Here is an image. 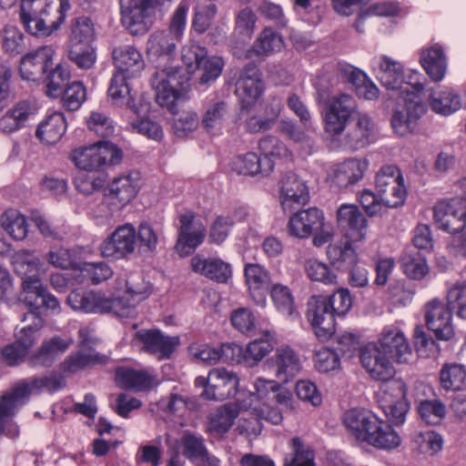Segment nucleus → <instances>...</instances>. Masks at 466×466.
<instances>
[{"instance_id":"f257e3e1","label":"nucleus","mask_w":466,"mask_h":466,"mask_svg":"<svg viewBox=\"0 0 466 466\" xmlns=\"http://www.w3.org/2000/svg\"><path fill=\"white\" fill-rule=\"evenodd\" d=\"M177 40L167 31L152 33L147 41L146 52L155 64L156 72L151 78L157 103L168 110L175 109L176 102L188 91V76L178 66H173Z\"/></svg>"},{"instance_id":"f03ea898","label":"nucleus","mask_w":466,"mask_h":466,"mask_svg":"<svg viewBox=\"0 0 466 466\" xmlns=\"http://www.w3.org/2000/svg\"><path fill=\"white\" fill-rule=\"evenodd\" d=\"M112 56L116 68L108 88L112 103L118 106H126L137 116L147 113V105L136 103L127 83L128 79L137 76L145 68L141 53L133 46L123 45L113 49Z\"/></svg>"},{"instance_id":"7ed1b4c3","label":"nucleus","mask_w":466,"mask_h":466,"mask_svg":"<svg viewBox=\"0 0 466 466\" xmlns=\"http://www.w3.org/2000/svg\"><path fill=\"white\" fill-rule=\"evenodd\" d=\"M343 423L350 436L360 444L390 450L400 443V438L392 427L367 410L351 409L346 411Z\"/></svg>"},{"instance_id":"20e7f679","label":"nucleus","mask_w":466,"mask_h":466,"mask_svg":"<svg viewBox=\"0 0 466 466\" xmlns=\"http://www.w3.org/2000/svg\"><path fill=\"white\" fill-rule=\"evenodd\" d=\"M69 9L68 0H22L20 19L29 34L47 36L61 25Z\"/></svg>"},{"instance_id":"39448f33","label":"nucleus","mask_w":466,"mask_h":466,"mask_svg":"<svg viewBox=\"0 0 466 466\" xmlns=\"http://www.w3.org/2000/svg\"><path fill=\"white\" fill-rule=\"evenodd\" d=\"M423 89L422 84H417L416 88L398 94V102L390 119L391 127L398 136L412 133L419 119L425 114L426 106L420 96Z\"/></svg>"},{"instance_id":"423d86ee","label":"nucleus","mask_w":466,"mask_h":466,"mask_svg":"<svg viewBox=\"0 0 466 466\" xmlns=\"http://www.w3.org/2000/svg\"><path fill=\"white\" fill-rule=\"evenodd\" d=\"M461 197L441 200L433 207L436 227L448 233H457L466 227V177L456 183Z\"/></svg>"},{"instance_id":"0eeeda50","label":"nucleus","mask_w":466,"mask_h":466,"mask_svg":"<svg viewBox=\"0 0 466 466\" xmlns=\"http://www.w3.org/2000/svg\"><path fill=\"white\" fill-rule=\"evenodd\" d=\"M70 158L81 170L98 171L119 164L123 158V152L108 141H100L74 149Z\"/></svg>"},{"instance_id":"6e6552de","label":"nucleus","mask_w":466,"mask_h":466,"mask_svg":"<svg viewBox=\"0 0 466 466\" xmlns=\"http://www.w3.org/2000/svg\"><path fill=\"white\" fill-rule=\"evenodd\" d=\"M66 301L72 309L84 313H113L119 317L128 315L131 310L127 306H121V301L92 290L75 289L68 294Z\"/></svg>"},{"instance_id":"1a4fd4ad","label":"nucleus","mask_w":466,"mask_h":466,"mask_svg":"<svg viewBox=\"0 0 466 466\" xmlns=\"http://www.w3.org/2000/svg\"><path fill=\"white\" fill-rule=\"evenodd\" d=\"M374 72L381 85L389 90L397 91L398 94L408 92L417 87L418 74L415 73L410 78H415L414 82L404 80L403 66L388 56L381 55L372 59Z\"/></svg>"},{"instance_id":"9d476101","label":"nucleus","mask_w":466,"mask_h":466,"mask_svg":"<svg viewBox=\"0 0 466 466\" xmlns=\"http://www.w3.org/2000/svg\"><path fill=\"white\" fill-rule=\"evenodd\" d=\"M12 264L15 272L22 279L24 293L36 290L43 283L41 277L46 273L45 263L35 251L19 250L13 255Z\"/></svg>"},{"instance_id":"9b49d317","label":"nucleus","mask_w":466,"mask_h":466,"mask_svg":"<svg viewBox=\"0 0 466 466\" xmlns=\"http://www.w3.org/2000/svg\"><path fill=\"white\" fill-rule=\"evenodd\" d=\"M356 109V101L348 94L332 96L328 102L323 115L326 132L331 135L341 134Z\"/></svg>"},{"instance_id":"f8f14e48","label":"nucleus","mask_w":466,"mask_h":466,"mask_svg":"<svg viewBox=\"0 0 466 466\" xmlns=\"http://www.w3.org/2000/svg\"><path fill=\"white\" fill-rule=\"evenodd\" d=\"M375 183L386 208H397L403 204L406 189L403 177L397 167H382L376 176Z\"/></svg>"},{"instance_id":"ddd939ff","label":"nucleus","mask_w":466,"mask_h":466,"mask_svg":"<svg viewBox=\"0 0 466 466\" xmlns=\"http://www.w3.org/2000/svg\"><path fill=\"white\" fill-rule=\"evenodd\" d=\"M138 180V173H129L114 178L109 185L108 195L101 204L102 209L108 208V217H113L137 196Z\"/></svg>"},{"instance_id":"4468645a","label":"nucleus","mask_w":466,"mask_h":466,"mask_svg":"<svg viewBox=\"0 0 466 466\" xmlns=\"http://www.w3.org/2000/svg\"><path fill=\"white\" fill-rule=\"evenodd\" d=\"M360 360L362 367L365 369L370 377L385 384H390L395 376L396 370L388 357L378 344L369 343L363 347L360 353Z\"/></svg>"},{"instance_id":"2eb2a0df","label":"nucleus","mask_w":466,"mask_h":466,"mask_svg":"<svg viewBox=\"0 0 466 466\" xmlns=\"http://www.w3.org/2000/svg\"><path fill=\"white\" fill-rule=\"evenodd\" d=\"M366 159L351 157L329 167L326 180L331 187L348 188L359 183L368 170Z\"/></svg>"},{"instance_id":"dca6fc26","label":"nucleus","mask_w":466,"mask_h":466,"mask_svg":"<svg viewBox=\"0 0 466 466\" xmlns=\"http://www.w3.org/2000/svg\"><path fill=\"white\" fill-rule=\"evenodd\" d=\"M279 201L284 212L298 210L309 202V188L305 181L295 173L284 174L279 182Z\"/></svg>"},{"instance_id":"f3484780","label":"nucleus","mask_w":466,"mask_h":466,"mask_svg":"<svg viewBox=\"0 0 466 466\" xmlns=\"http://www.w3.org/2000/svg\"><path fill=\"white\" fill-rule=\"evenodd\" d=\"M179 223L176 249L180 257H187L204 241L206 228L201 222L195 219L192 211L181 214Z\"/></svg>"},{"instance_id":"a211bd4d","label":"nucleus","mask_w":466,"mask_h":466,"mask_svg":"<svg viewBox=\"0 0 466 466\" xmlns=\"http://www.w3.org/2000/svg\"><path fill=\"white\" fill-rule=\"evenodd\" d=\"M383 400L381 407L385 415L395 425H400L405 420L409 410V403L406 400L407 387L402 380H396L390 384H384Z\"/></svg>"},{"instance_id":"6ab92c4d","label":"nucleus","mask_w":466,"mask_h":466,"mask_svg":"<svg viewBox=\"0 0 466 466\" xmlns=\"http://www.w3.org/2000/svg\"><path fill=\"white\" fill-rule=\"evenodd\" d=\"M137 233L132 224L119 226L100 245L103 257L114 259L124 258L135 250Z\"/></svg>"},{"instance_id":"aec40b11","label":"nucleus","mask_w":466,"mask_h":466,"mask_svg":"<svg viewBox=\"0 0 466 466\" xmlns=\"http://www.w3.org/2000/svg\"><path fill=\"white\" fill-rule=\"evenodd\" d=\"M27 390L25 386L14 387L10 392L4 394L0 399V434L10 439L19 436V427L13 420L18 407L24 404Z\"/></svg>"},{"instance_id":"412c9836","label":"nucleus","mask_w":466,"mask_h":466,"mask_svg":"<svg viewBox=\"0 0 466 466\" xmlns=\"http://www.w3.org/2000/svg\"><path fill=\"white\" fill-rule=\"evenodd\" d=\"M378 348L400 364L410 363L412 359V350L403 332L397 327L390 326L380 333Z\"/></svg>"},{"instance_id":"4be33fe9","label":"nucleus","mask_w":466,"mask_h":466,"mask_svg":"<svg viewBox=\"0 0 466 466\" xmlns=\"http://www.w3.org/2000/svg\"><path fill=\"white\" fill-rule=\"evenodd\" d=\"M117 289H124V296L114 298V300L121 301V306L131 308L127 316L119 318H130L136 314V306L146 299L150 294V285L145 281L140 273H131L126 278H120L117 280Z\"/></svg>"},{"instance_id":"5701e85b","label":"nucleus","mask_w":466,"mask_h":466,"mask_svg":"<svg viewBox=\"0 0 466 466\" xmlns=\"http://www.w3.org/2000/svg\"><path fill=\"white\" fill-rule=\"evenodd\" d=\"M55 50L52 46H45L28 52L22 56L19 72L24 80L38 81L53 65Z\"/></svg>"},{"instance_id":"b1692460","label":"nucleus","mask_w":466,"mask_h":466,"mask_svg":"<svg viewBox=\"0 0 466 466\" xmlns=\"http://www.w3.org/2000/svg\"><path fill=\"white\" fill-rule=\"evenodd\" d=\"M451 311L447 304L438 299H431L425 306L426 324L439 339L448 340L454 334Z\"/></svg>"},{"instance_id":"393cba45","label":"nucleus","mask_w":466,"mask_h":466,"mask_svg":"<svg viewBox=\"0 0 466 466\" xmlns=\"http://www.w3.org/2000/svg\"><path fill=\"white\" fill-rule=\"evenodd\" d=\"M134 340L142 344V350L158 360L168 359L179 345L178 337L165 336L157 329H142L135 334Z\"/></svg>"},{"instance_id":"a878e982","label":"nucleus","mask_w":466,"mask_h":466,"mask_svg":"<svg viewBox=\"0 0 466 466\" xmlns=\"http://www.w3.org/2000/svg\"><path fill=\"white\" fill-rule=\"evenodd\" d=\"M237 374L224 368L210 370V389L204 390L200 397L207 400H223L234 397L238 392Z\"/></svg>"},{"instance_id":"bb28decb","label":"nucleus","mask_w":466,"mask_h":466,"mask_svg":"<svg viewBox=\"0 0 466 466\" xmlns=\"http://www.w3.org/2000/svg\"><path fill=\"white\" fill-rule=\"evenodd\" d=\"M264 91V85L258 68L247 65L240 72L236 83V94L239 97L242 107L253 106Z\"/></svg>"},{"instance_id":"cd10ccee","label":"nucleus","mask_w":466,"mask_h":466,"mask_svg":"<svg viewBox=\"0 0 466 466\" xmlns=\"http://www.w3.org/2000/svg\"><path fill=\"white\" fill-rule=\"evenodd\" d=\"M325 298L312 299L309 303L308 319L320 339H329L335 331V314Z\"/></svg>"},{"instance_id":"c85d7f7f","label":"nucleus","mask_w":466,"mask_h":466,"mask_svg":"<svg viewBox=\"0 0 466 466\" xmlns=\"http://www.w3.org/2000/svg\"><path fill=\"white\" fill-rule=\"evenodd\" d=\"M339 227L352 241L362 240L366 236L368 221L354 204H342L337 211Z\"/></svg>"},{"instance_id":"c756f323","label":"nucleus","mask_w":466,"mask_h":466,"mask_svg":"<svg viewBox=\"0 0 466 466\" xmlns=\"http://www.w3.org/2000/svg\"><path fill=\"white\" fill-rule=\"evenodd\" d=\"M322 212L316 208L300 210L289 218L288 228L291 236L304 238L321 231L324 223Z\"/></svg>"},{"instance_id":"7c9ffc66","label":"nucleus","mask_w":466,"mask_h":466,"mask_svg":"<svg viewBox=\"0 0 466 466\" xmlns=\"http://www.w3.org/2000/svg\"><path fill=\"white\" fill-rule=\"evenodd\" d=\"M74 339L68 335L54 336L42 342L39 349L29 357L32 367H50L54 361L64 354L73 344Z\"/></svg>"},{"instance_id":"2f4dec72","label":"nucleus","mask_w":466,"mask_h":466,"mask_svg":"<svg viewBox=\"0 0 466 466\" xmlns=\"http://www.w3.org/2000/svg\"><path fill=\"white\" fill-rule=\"evenodd\" d=\"M190 267L195 273L218 283H227L232 276L230 264L219 258L196 255L190 260Z\"/></svg>"},{"instance_id":"473e14b6","label":"nucleus","mask_w":466,"mask_h":466,"mask_svg":"<svg viewBox=\"0 0 466 466\" xmlns=\"http://www.w3.org/2000/svg\"><path fill=\"white\" fill-rule=\"evenodd\" d=\"M276 377L280 382H288L302 370L299 354L289 345L279 346L274 354Z\"/></svg>"},{"instance_id":"72a5a7b5","label":"nucleus","mask_w":466,"mask_h":466,"mask_svg":"<svg viewBox=\"0 0 466 466\" xmlns=\"http://www.w3.org/2000/svg\"><path fill=\"white\" fill-rule=\"evenodd\" d=\"M120 8L122 24L132 34L137 33L135 26L142 25L157 9L151 0H120Z\"/></svg>"},{"instance_id":"f704fd0d","label":"nucleus","mask_w":466,"mask_h":466,"mask_svg":"<svg viewBox=\"0 0 466 466\" xmlns=\"http://www.w3.org/2000/svg\"><path fill=\"white\" fill-rule=\"evenodd\" d=\"M244 274L253 299L258 304H264L266 295L273 284L269 272L258 264L248 263L245 266Z\"/></svg>"},{"instance_id":"c9c22d12","label":"nucleus","mask_w":466,"mask_h":466,"mask_svg":"<svg viewBox=\"0 0 466 466\" xmlns=\"http://www.w3.org/2000/svg\"><path fill=\"white\" fill-rule=\"evenodd\" d=\"M376 124L367 113L358 112L354 116V127L347 134V144L353 149L363 148L374 141Z\"/></svg>"},{"instance_id":"e433bc0d","label":"nucleus","mask_w":466,"mask_h":466,"mask_svg":"<svg viewBox=\"0 0 466 466\" xmlns=\"http://www.w3.org/2000/svg\"><path fill=\"white\" fill-rule=\"evenodd\" d=\"M274 167L273 160L260 158L256 153L248 152L238 155L231 162V168L238 175L255 177L267 176Z\"/></svg>"},{"instance_id":"4c0bfd02","label":"nucleus","mask_w":466,"mask_h":466,"mask_svg":"<svg viewBox=\"0 0 466 466\" xmlns=\"http://www.w3.org/2000/svg\"><path fill=\"white\" fill-rule=\"evenodd\" d=\"M191 355L194 359L202 362L213 364L221 359L228 361H235V353L242 352V347L235 343H223L218 348L209 345L192 346Z\"/></svg>"},{"instance_id":"58836bf2","label":"nucleus","mask_w":466,"mask_h":466,"mask_svg":"<svg viewBox=\"0 0 466 466\" xmlns=\"http://www.w3.org/2000/svg\"><path fill=\"white\" fill-rule=\"evenodd\" d=\"M33 105L26 100L16 103L0 118V130L9 134L25 127L28 118L34 115Z\"/></svg>"},{"instance_id":"ea45409f","label":"nucleus","mask_w":466,"mask_h":466,"mask_svg":"<svg viewBox=\"0 0 466 466\" xmlns=\"http://www.w3.org/2000/svg\"><path fill=\"white\" fill-rule=\"evenodd\" d=\"M420 64L434 82H439L443 79L447 70V59L439 46H433L425 48L420 53Z\"/></svg>"},{"instance_id":"a19ab883","label":"nucleus","mask_w":466,"mask_h":466,"mask_svg":"<svg viewBox=\"0 0 466 466\" xmlns=\"http://www.w3.org/2000/svg\"><path fill=\"white\" fill-rule=\"evenodd\" d=\"M239 414L236 404L228 403L219 407L208 417L207 431L214 436H222L232 427L234 420Z\"/></svg>"},{"instance_id":"79ce46f5","label":"nucleus","mask_w":466,"mask_h":466,"mask_svg":"<svg viewBox=\"0 0 466 466\" xmlns=\"http://www.w3.org/2000/svg\"><path fill=\"white\" fill-rule=\"evenodd\" d=\"M117 385L126 390H145L155 383V378L146 370L119 368L116 371Z\"/></svg>"},{"instance_id":"37998d69","label":"nucleus","mask_w":466,"mask_h":466,"mask_svg":"<svg viewBox=\"0 0 466 466\" xmlns=\"http://www.w3.org/2000/svg\"><path fill=\"white\" fill-rule=\"evenodd\" d=\"M66 130V122L64 114L54 112L42 121L35 132L36 137L47 145L57 143Z\"/></svg>"},{"instance_id":"c03bdc74","label":"nucleus","mask_w":466,"mask_h":466,"mask_svg":"<svg viewBox=\"0 0 466 466\" xmlns=\"http://www.w3.org/2000/svg\"><path fill=\"white\" fill-rule=\"evenodd\" d=\"M351 241L346 237L329 245L327 256L334 267L348 268L358 262V255Z\"/></svg>"},{"instance_id":"a18cd8bd","label":"nucleus","mask_w":466,"mask_h":466,"mask_svg":"<svg viewBox=\"0 0 466 466\" xmlns=\"http://www.w3.org/2000/svg\"><path fill=\"white\" fill-rule=\"evenodd\" d=\"M283 46L282 36L271 27H266L258 35L253 46L247 52V57L268 56L281 50Z\"/></svg>"},{"instance_id":"49530a36","label":"nucleus","mask_w":466,"mask_h":466,"mask_svg":"<svg viewBox=\"0 0 466 466\" xmlns=\"http://www.w3.org/2000/svg\"><path fill=\"white\" fill-rule=\"evenodd\" d=\"M229 115V108L225 101H217L208 106L202 116L201 124L210 134H217L223 128Z\"/></svg>"},{"instance_id":"de8ad7c7","label":"nucleus","mask_w":466,"mask_h":466,"mask_svg":"<svg viewBox=\"0 0 466 466\" xmlns=\"http://www.w3.org/2000/svg\"><path fill=\"white\" fill-rule=\"evenodd\" d=\"M25 320H31L32 323L15 332V343L28 352L37 339V333L44 326V319L37 313L29 311L24 315L23 321Z\"/></svg>"},{"instance_id":"09e8293b","label":"nucleus","mask_w":466,"mask_h":466,"mask_svg":"<svg viewBox=\"0 0 466 466\" xmlns=\"http://www.w3.org/2000/svg\"><path fill=\"white\" fill-rule=\"evenodd\" d=\"M268 337L269 333L267 331L265 338L250 341L245 350L242 349L239 355L235 353V360L239 361L242 358L250 366L258 363L273 350V344Z\"/></svg>"},{"instance_id":"8fccbe9b","label":"nucleus","mask_w":466,"mask_h":466,"mask_svg":"<svg viewBox=\"0 0 466 466\" xmlns=\"http://www.w3.org/2000/svg\"><path fill=\"white\" fill-rule=\"evenodd\" d=\"M25 302L29 306L30 311H34L39 315L41 307L52 312H59L60 303L58 299L47 291L46 287L40 284V288L36 290H29L25 293Z\"/></svg>"},{"instance_id":"3c124183","label":"nucleus","mask_w":466,"mask_h":466,"mask_svg":"<svg viewBox=\"0 0 466 466\" xmlns=\"http://www.w3.org/2000/svg\"><path fill=\"white\" fill-rule=\"evenodd\" d=\"M192 26L199 34L206 32L214 20L218 8L213 0H198Z\"/></svg>"},{"instance_id":"603ef678","label":"nucleus","mask_w":466,"mask_h":466,"mask_svg":"<svg viewBox=\"0 0 466 466\" xmlns=\"http://www.w3.org/2000/svg\"><path fill=\"white\" fill-rule=\"evenodd\" d=\"M107 358L97 352H90L88 354L77 351L69 355L61 364V370L64 372L75 373L87 366L105 363Z\"/></svg>"},{"instance_id":"864d4df0","label":"nucleus","mask_w":466,"mask_h":466,"mask_svg":"<svg viewBox=\"0 0 466 466\" xmlns=\"http://www.w3.org/2000/svg\"><path fill=\"white\" fill-rule=\"evenodd\" d=\"M68 58L81 70H89L96 63V51L93 44L69 45Z\"/></svg>"},{"instance_id":"5fc2aeb1","label":"nucleus","mask_w":466,"mask_h":466,"mask_svg":"<svg viewBox=\"0 0 466 466\" xmlns=\"http://www.w3.org/2000/svg\"><path fill=\"white\" fill-rule=\"evenodd\" d=\"M404 273L410 279H420L428 273L425 258L419 251L407 249L400 258Z\"/></svg>"},{"instance_id":"6e6d98bb","label":"nucleus","mask_w":466,"mask_h":466,"mask_svg":"<svg viewBox=\"0 0 466 466\" xmlns=\"http://www.w3.org/2000/svg\"><path fill=\"white\" fill-rule=\"evenodd\" d=\"M441 386L447 390H460L466 385V370L463 365L445 364L441 372Z\"/></svg>"},{"instance_id":"4d7b16f0","label":"nucleus","mask_w":466,"mask_h":466,"mask_svg":"<svg viewBox=\"0 0 466 466\" xmlns=\"http://www.w3.org/2000/svg\"><path fill=\"white\" fill-rule=\"evenodd\" d=\"M96 38L95 25L89 17H77L71 26L69 45L93 44Z\"/></svg>"},{"instance_id":"13d9d810","label":"nucleus","mask_w":466,"mask_h":466,"mask_svg":"<svg viewBox=\"0 0 466 466\" xmlns=\"http://www.w3.org/2000/svg\"><path fill=\"white\" fill-rule=\"evenodd\" d=\"M430 103L435 113L443 116H449L461 107L460 96L451 89L442 91L439 96L431 94Z\"/></svg>"},{"instance_id":"bf43d9fd","label":"nucleus","mask_w":466,"mask_h":466,"mask_svg":"<svg viewBox=\"0 0 466 466\" xmlns=\"http://www.w3.org/2000/svg\"><path fill=\"white\" fill-rule=\"evenodd\" d=\"M25 386L27 390L26 398L35 392L46 390L54 392L66 386V381L61 376L52 375L41 378H34L19 382L15 387Z\"/></svg>"},{"instance_id":"052dcab7","label":"nucleus","mask_w":466,"mask_h":466,"mask_svg":"<svg viewBox=\"0 0 466 466\" xmlns=\"http://www.w3.org/2000/svg\"><path fill=\"white\" fill-rule=\"evenodd\" d=\"M258 148L263 158H279V159H291V151L287 146L274 136H265L258 141Z\"/></svg>"},{"instance_id":"680f3d73","label":"nucleus","mask_w":466,"mask_h":466,"mask_svg":"<svg viewBox=\"0 0 466 466\" xmlns=\"http://www.w3.org/2000/svg\"><path fill=\"white\" fill-rule=\"evenodd\" d=\"M47 78L46 95L49 97H57L61 95L62 89L68 86L70 71L66 66L58 64L50 72Z\"/></svg>"},{"instance_id":"e2e57ef3","label":"nucleus","mask_w":466,"mask_h":466,"mask_svg":"<svg viewBox=\"0 0 466 466\" xmlns=\"http://www.w3.org/2000/svg\"><path fill=\"white\" fill-rule=\"evenodd\" d=\"M2 227L15 240L24 239L28 233L25 217L16 212L5 213L2 217Z\"/></svg>"},{"instance_id":"0e129e2a","label":"nucleus","mask_w":466,"mask_h":466,"mask_svg":"<svg viewBox=\"0 0 466 466\" xmlns=\"http://www.w3.org/2000/svg\"><path fill=\"white\" fill-rule=\"evenodd\" d=\"M231 323L235 329L247 336L257 334L258 321L254 314L246 308L234 310L230 317Z\"/></svg>"},{"instance_id":"69168bd1","label":"nucleus","mask_w":466,"mask_h":466,"mask_svg":"<svg viewBox=\"0 0 466 466\" xmlns=\"http://www.w3.org/2000/svg\"><path fill=\"white\" fill-rule=\"evenodd\" d=\"M293 454L286 456L283 466H315L313 451L306 447L299 438H293Z\"/></svg>"},{"instance_id":"338daca9","label":"nucleus","mask_w":466,"mask_h":466,"mask_svg":"<svg viewBox=\"0 0 466 466\" xmlns=\"http://www.w3.org/2000/svg\"><path fill=\"white\" fill-rule=\"evenodd\" d=\"M447 305L461 319H466V281H457L447 291Z\"/></svg>"},{"instance_id":"774afa93","label":"nucleus","mask_w":466,"mask_h":466,"mask_svg":"<svg viewBox=\"0 0 466 466\" xmlns=\"http://www.w3.org/2000/svg\"><path fill=\"white\" fill-rule=\"evenodd\" d=\"M198 125V114L187 110L181 112L173 119L172 129L177 137H187L197 130Z\"/></svg>"}]
</instances>
